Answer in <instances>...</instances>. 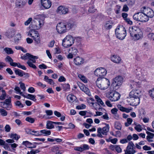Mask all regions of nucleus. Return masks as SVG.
<instances>
[{
    "label": "nucleus",
    "mask_w": 154,
    "mask_h": 154,
    "mask_svg": "<svg viewBox=\"0 0 154 154\" xmlns=\"http://www.w3.org/2000/svg\"><path fill=\"white\" fill-rule=\"evenodd\" d=\"M78 76L84 83H86L87 82V79L84 75H82L80 74H79L78 75Z\"/></svg>",
    "instance_id": "72a5a7b5"
},
{
    "label": "nucleus",
    "mask_w": 154,
    "mask_h": 154,
    "mask_svg": "<svg viewBox=\"0 0 154 154\" xmlns=\"http://www.w3.org/2000/svg\"><path fill=\"white\" fill-rule=\"evenodd\" d=\"M32 134L36 136L41 135V134H40V133L38 131H33Z\"/></svg>",
    "instance_id": "bf43d9fd"
},
{
    "label": "nucleus",
    "mask_w": 154,
    "mask_h": 154,
    "mask_svg": "<svg viewBox=\"0 0 154 154\" xmlns=\"http://www.w3.org/2000/svg\"><path fill=\"white\" fill-rule=\"evenodd\" d=\"M4 50L8 54H13L14 53L11 48L6 47L4 49Z\"/></svg>",
    "instance_id": "c756f323"
},
{
    "label": "nucleus",
    "mask_w": 154,
    "mask_h": 154,
    "mask_svg": "<svg viewBox=\"0 0 154 154\" xmlns=\"http://www.w3.org/2000/svg\"><path fill=\"white\" fill-rule=\"evenodd\" d=\"M27 0H17L16 6L17 7L22 8L26 4Z\"/></svg>",
    "instance_id": "dca6fc26"
},
{
    "label": "nucleus",
    "mask_w": 154,
    "mask_h": 154,
    "mask_svg": "<svg viewBox=\"0 0 154 154\" xmlns=\"http://www.w3.org/2000/svg\"><path fill=\"white\" fill-rule=\"evenodd\" d=\"M54 122H55L47 121L46 124V128L48 129H51L54 128V126L53 124H54Z\"/></svg>",
    "instance_id": "c85d7f7f"
},
{
    "label": "nucleus",
    "mask_w": 154,
    "mask_h": 154,
    "mask_svg": "<svg viewBox=\"0 0 154 154\" xmlns=\"http://www.w3.org/2000/svg\"><path fill=\"white\" fill-rule=\"evenodd\" d=\"M130 101L129 102H131L130 105L133 106H137L140 103V98L130 97Z\"/></svg>",
    "instance_id": "4468645a"
},
{
    "label": "nucleus",
    "mask_w": 154,
    "mask_h": 154,
    "mask_svg": "<svg viewBox=\"0 0 154 154\" xmlns=\"http://www.w3.org/2000/svg\"><path fill=\"white\" fill-rule=\"evenodd\" d=\"M120 96L119 93L115 91H112L109 92L108 98L111 101L114 102L118 100Z\"/></svg>",
    "instance_id": "9b49d317"
},
{
    "label": "nucleus",
    "mask_w": 154,
    "mask_h": 154,
    "mask_svg": "<svg viewBox=\"0 0 154 154\" xmlns=\"http://www.w3.org/2000/svg\"><path fill=\"white\" fill-rule=\"evenodd\" d=\"M102 129L100 128H99L97 129V132L98 134H97V136L98 137H100L101 138L103 137V136L101 134H102Z\"/></svg>",
    "instance_id": "37998d69"
},
{
    "label": "nucleus",
    "mask_w": 154,
    "mask_h": 154,
    "mask_svg": "<svg viewBox=\"0 0 154 154\" xmlns=\"http://www.w3.org/2000/svg\"><path fill=\"white\" fill-rule=\"evenodd\" d=\"M82 148L83 151L85 150H88L89 149V146L87 144H84L82 146Z\"/></svg>",
    "instance_id": "680f3d73"
},
{
    "label": "nucleus",
    "mask_w": 154,
    "mask_h": 154,
    "mask_svg": "<svg viewBox=\"0 0 154 154\" xmlns=\"http://www.w3.org/2000/svg\"><path fill=\"white\" fill-rule=\"evenodd\" d=\"M75 97L72 94H69L67 97V99L69 102L72 103L75 100Z\"/></svg>",
    "instance_id": "cd10ccee"
},
{
    "label": "nucleus",
    "mask_w": 154,
    "mask_h": 154,
    "mask_svg": "<svg viewBox=\"0 0 154 154\" xmlns=\"http://www.w3.org/2000/svg\"><path fill=\"white\" fill-rule=\"evenodd\" d=\"M127 122L125 123V126L128 127L131 124L133 120L131 119L128 118L127 119Z\"/></svg>",
    "instance_id": "ea45409f"
},
{
    "label": "nucleus",
    "mask_w": 154,
    "mask_h": 154,
    "mask_svg": "<svg viewBox=\"0 0 154 154\" xmlns=\"http://www.w3.org/2000/svg\"><path fill=\"white\" fill-rule=\"evenodd\" d=\"M42 5L46 9H48L51 7V3L50 1L47 0L45 1V2H42Z\"/></svg>",
    "instance_id": "b1692460"
},
{
    "label": "nucleus",
    "mask_w": 154,
    "mask_h": 154,
    "mask_svg": "<svg viewBox=\"0 0 154 154\" xmlns=\"http://www.w3.org/2000/svg\"><path fill=\"white\" fill-rule=\"evenodd\" d=\"M106 126L103 127L102 129V134L103 135H106L107 133L109 131V126L108 124H105Z\"/></svg>",
    "instance_id": "393cba45"
},
{
    "label": "nucleus",
    "mask_w": 154,
    "mask_h": 154,
    "mask_svg": "<svg viewBox=\"0 0 154 154\" xmlns=\"http://www.w3.org/2000/svg\"><path fill=\"white\" fill-rule=\"evenodd\" d=\"M134 128L138 132H140L142 130L141 126L140 125H139L135 126Z\"/></svg>",
    "instance_id": "3c124183"
},
{
    "label": "nucleus",
    "mask_w": 154,
    "mask_h": 154,
    "mask_svg": "<svg viewBox=\"0 0 154 154\" xmlns=\"http://www.w3.org/2000/svg\"><path fill=\"white\" fill-rule=\"evenodd\" d=\"M74 38L70 35L66 36L63 40L62 45L65 48H68L71 46L74 43Z\"/></svg>",
    "instance_id": "39448f33"
},
{
    "label": "nucleus",
    "mask_w": 154,
    "mask_h": 154,
    "mask_svg": "<svg viewBox=\"0 0 154 154\" xmlns=\"http://www.w3.org/2000/svg\"><path fill=\"white\" fill-rule=\"evenodd\" d=\"M16 106H19L20 108L23 107V105L19 101H17L15 103Z\"/></svg>",
    "instance_id": "8fccbe9b"
},
{
    "label": "nucleus",
    "mask_w": 154,
    "mask_h": 154,
    "mask_svg": "<svg viewBox=\"0 0 154 154\" xmlns=\"http://www.w3.org/2000/svg\"><path fill=\"white\" fill-rule=\"evenodd\" d=\"M86 107V106L84 104H82L80 105L76 106V108L78 109H84Z\"/></svg>",
    "instance_id": "09e8293b"
},
{
    "label": "nucleus",
    "mask_w": 154,
    "mask_h": 154,
    "mask_svg": "<svg viewBox=\"0 0 154 154\" xmlns=\"http://www.w3.org/2000/svg\"><path fill=\"white\" fill-rule=\"evenodd\" d=\"M95 98L98 105L100 106L101 105L103 106H105L104 103L103 102L101 99L97 95H95Z\"/></svg>",
    "instance_id": "a878e982"
},
{
    "label": "nucleus",
    "mask_w": 154,
    "mask_h": 154,
    "mask_svg": "<svg viewBox=\"0 0 154 154\" xmlns=\"http://www.w3.org/2000/svg\"><path fill=\"white\" fill-rule=\"evenodd\" d=\"M40 132L41 133L44 134V136H48L50 135L51 134V131L50 130H41Z\"/></svg>",
    "instance_id": "f704fd0d"
},
{
    "label": "nucleus",
    "mask_w": 154,
    "mask_h": 154,
    "mask_svg": "<svg viewBox=\"0 0 154 154\" xmlns=\"http://www.w3.org/2000/svg\"><path fill=\"white\" fill-rule=\"evenodd\" d=\"M66 80L65 78L63 76H60L58 79V81L60 82H65Z\"/></svg>",
    "instance_id": "0e129e2a"
},
{
    "label": "nucleus",
    "mask_w": 154,
    "mask_h": 154,
    "mask_svg": "<svg viewBox=\"0 0 154 154\" xmlns=\"http://www.w3.org/2000/svg\"><path fill=\"white\" fill-rule=\"evenodd\" d=\"M146 133L148 134L146 136V139L148 138L152 139L154 137V134L151 133L148 131H146Z\"/></svg>",
    "instance_id": "a19ab883"
},
{
    "label": "nucleus",
    "mask_w": 154,
    "mask_h": 154,
    "mask_svg": "<svg viewBox=\"0 0 154 154\" xmlns=\"http://www.w3.org/2000/svg\"><path fill=\"white\" fill-rule=\"evenodd\" d=\"M2 103H3V105L1 106L7 110H9L12 107L10 98L6 99L4 102Z\"/></svg>",
    "instance_id": "f8f14e48"
},
{
    "label": "nucleus",
    "mask_w": 154,
    "mask_h": 154,
    "mask_svg": "<svg viewBox=\"0 0 154 154\" xmlns=\"http://www.w3.org/2000/svg\"><path fill=\"white\" fill-rule=\"evenodd\" d=\"M79 86L81 90L85 92L88 96H90L91 95V94L89 89L84 85L81 84V85H79Z\"/></svg>",
    "instance_id": "a211bd4d"
},
{
    "label": "nucleus",
    "mask_w": 154,
    "mask_h": 154,
    "mask_svg": "<svg viewBox=\"0 0 154 154\" xmlns=\"http://www.w3.org/2000/svg\"><path fill=\"white\" fill-rule=\"evenodd\" d=\"M113 24V23L112 21H106L104 25V28L107 30L110 29L112 28Z\"/></svg>",
    "instance_id": "aec40b11"
},
{
    "label": "nucleus",
    "mask_w": 154,
    "mask_h": 154,
    "mask_svg": "<svg viewBox=\"0 0 154 154\" xmlns=\"http://www.w3.org/2000/svg\"><path fill=\"white\" fill-rule=\"evenodd\" d=\"M11 115L12 116H15V117H19V116H20V115L19 114H18V113L17 112H11Z\"/></svg>",
    "instance_id": "69168bd1"
},
{
    "label": "nucleus",
    "mask_w": 154,
    "mask_h": 154,
    "mask_svg": "<svg viewBox=\"0 0 154 154\" xmlns=\"http://www.w3.org/2000/svg\"><path fill=\"white\" fill-rule=\"evenodd\" d=\"M140 11L143 12V13L147 16L149 18H152L154 15V12L153 11L149 8H146L144 7L141 8L140 10Z\"/></svg>",
    "instance_id": "9d476101"
},
{
    "label": "nucleus",
    "mask_w": 154,
    "mask_h": 154,
    "mask_svg": "<svg viewBox=\"0 0 154 154\" xmlns=\"http://www.w3.org/2000/svg\"><path fill=\"white\" fill-rule=\"evenodd\" d=\"M148 37L150 39L154 40V34L153 33H149L148 35Z\"/></svg>",
    "instance_id": "774afa93"
},
{
    "label": "nucleus",
    "mask_w": 154,
    "mask_h": 154,
    "mask_svg": "<svg viewBox=\"0 0 154 154\" xmlns=\"http://www.w3.org/2000/svg\"><path fill=\"white\" fill-rule=\"evenodd\" d=\"M10 144L5 143L4 145V148L5 149L11 151V150L10 147Z\"/></svg>",
    "instance_id": "de8ad7c7"
},
{
    "label": "nucleus",
    "mask_w": 154,
    "mask_h": 154,
    "mask_svg": "<svg viewBox=\"0 0 154 154\" xmlns=\"http://www.w3.org/2000/svg\"><path fill=\"white\" fill-rule=\"evenodd\" d=\"M73 26V24L69 22H60L57 25L56 29L59 33L62 34L66 32L68 30L72 28Z\"/></svg>",
    "instance_id": "f257e3e1"
},
{
    "label": "nucleus",
    "mask_w": 154,
    "mask_h": 154,
    "mask_svg": "<svg viewBox=\"0 0 154 154\" xmlns=\"http://www.w3.org/2000/svg\"><path fill=\"white\" fill-rule=\"evenodd\" d=\"M135 145L132 141L129 142L128 146L126 147V149L125 150V154H134L136 151L135 150Z\"/></svg>",
    "instance_id": "1a4fd4ad"
},
{
    "label": "nucleus",
    "mask_w": 154,
    "mask_h": 154,
    "mask_svg": "<svg viewBox=\"0 0 154 154\" xmlns=\"http://www.w3.org/2000/svg\"><path fill=\"white\" fill-rule=\"evenodd\" d=\"M97 87L101 90H105L110 85L109 80L106 78H98L96 81Z\"/></svg>",
    "instance_id": "7ed1b4c3"
},
{
    "label": "nucleus",
    "mask_w": 154,
    "mask_h": 154,
    "mask_svg": "<svg viewBox=\"0 0 154 154\" xmlns=\"http://www.w3.org/2000/svg\"><path fill=\"white\" fill-rule=\"evenodd\" d=\"M5 131L7 132H9L11 130V127L9 125H6L5 127Z\"/></svg>",
    "instance_id": "e2e57ef3"
},
{
    "label": "nucleus",
    "mask_w": 154,
    "mask_h": 154,
    "mask_svg": "<svg viewBox=\"0 0 154 154\" xmlns=\"http://www.w3.org/2000/svg\"><path fill=\"white\" fill-rule=\"evenodd\" d=\"M69 52L72 53L74 55H75L77 54L78 51L77 49L75 47H72L69 49Z\"/></svg>",
    "instance_id": "473e14b6"
},
{
    "label": "nucleus",
    "mask_w": 154,
    "mask_h": 154,
    "mask_svg": "<svg viewBox=\"0 0 154 154\" xmlns=\"http://www.w3.org/2000/svg\"><path fill=\"white\" fill-rule=\"evenodd\" d=\"M100 69V70L101 74L102 75V77L103 78V77L106 75L107 73L106 70L104 68L102 67Z\"/></svg>",
    "instance_id": "e433bc0d"
},
{
    "label": "nucleus",
    "mask_w": 154,
    "mask_h": 154,
    "mask_svg": "<svg viewBox=\"0 0 154 154\" xmlns=\"http://www.w3.org/2000/svg\"><path fill=\"white\" fill-rule=\"evenodd\" d=\"M129 31L130 35L134 40H137L142 36V33L140 29L138 27L134 26L130 27Z\"/></svg>",
    "instance_id": "f03ea898"
},
{
    "label": "nucleus",
    "mask_w": 154,
    "mask_h": 154,
    "mask_svg": "<svg viewBox=\"0 0 154 154\" xmlns=\"http://www.w3.org/2000/svg\"><path fill=\"white\" fill-rule=\"evenodd\" d=\"M43 25V21L35 19L30 24V26L34 29L38 30Z\"/></svg>",
    "instance_id": "6e6552de"
},
{
    "label": "nucleus",
    "mask_w": 154,
    "mask_h": 154,
    "mask_svg": "<svg viewBox=\"0 0 154 154\" xmlns=\"http://www.w3.org/2000/svg\"><path fill=\"white\" fill-rule=\"evenodd\" d=\"M115 150L118 152H120L122 151V149L121 148L119 145H115Z\"/></svg>",
    "instance_id": "4d7b16f0"
},
{
    "label": "nucleus",
    "mask_w": 154,
    "mask_h": 154,
    "mask_svg": "<svg viewBox=\"0 0 154 154\" xmlns=\"http://www.w3.org/2000/svg\"><path fill=\"white\" fill-rule=\"evenodd\" d=\"M22 144L26 146H30L32 145V143L27 141H23Z\"/></svg>",
    "instance_id": "5fc2aeb1"
},
{
    "label": "nucleus",
    "mask_w": 154,
    "mask_h": 154,
    "mask_svg": "<svg viewBox=\"0 0 154 154\" xmlns=\"http://www.w3.org/2000/svg\"><path fill=\"white\" fill-rule=\"evenodd\" d=\"M129 86L131 88H134L135 87H140V85L139 82H134L133 80H131L130 81Z\"/></svg>",
    "instance_id": "4be33fe9"
},
{
    "label": "nucleus",
    "mask_w": 154,
    "mask_h": 154,
    "mask_svg": "<svg viewBox=\"0 0 154 154\" xmlns=\"http://www.w3.org/2000/svg\"><path fill=\"white\" fill-rule=\"evenodd\" d=\"M111 60L113 62L119 63L121 60V59L119 56L113 55L111 57Z\"/></svg>",
    "instance_id": "412c9836"
},
{
    "label": "nucleus",
    "mask_w": 154,
    "mask_h": 154,
    "mask_svg": "<svg viewBox=\"0 0 154 154\" xmlns=\"http://www.w3.org/2000/svg\"><path fill=\"white\" fill-rule=\"evenodd\" d=\"M141 91L138 90H132L130 93L129 97L140 98V96Z\"/></svg>",
    "instance_id": "2eb2a0df"
},
{
    "label": "nucleus",
    "mask_w": 154,
    "mask_h": 154,
    "mask_svg": "<svg viewBox=\"0 0 154 154\" xmlns=\"http://www.w3.org/2000/svg\"><path fill=\"white\" fill-rule=\"evenodd\" d=\"M115 127L116 129L121 130L122 125L119 122H116L115 124Z\"/></svg>",
    "instance_id": "79ce46f5"
},
{
    "label": "nucleus",
    "mask_w": 154,
    "mask_h": 154,
    "mask_svg": "<svg viewBox=\"0 0 154 154\" xmlns=\"http://www.w3.org/2000/svg\"><path fill=\"white\" fill-rule=\"evenodd\" d=\"M115 32L117 38L121 40H123L126 35V30L123 27L120 28L117 27L116 29Z\"/></svg>",
    "instance_id": "20e7f679"
},
{
    "label": "nucleus",
    "mask_w": 154,
    "mask_h": 154,
    "mask_svg": "<svg viewBox=\"0 0 154 154\" xmlns=\"http://www.w3.org/2000/svg\"><path fill=\"white\" fill-rule=\"evenodd\" d=\"M21 58L22 59L24 60H26L28 58L29 59V58H31L34 59H37L38 58V57L33 56L29 53H26V55H24L21 56Z\"/></svg>",
    "instance_id": "6ab92c4d"
},
{
    "label": "nucleus",
    "mask_w": 154,
    "mask_h": 154,
    "mask_svg": "<svg viewBox=\"0 0 154 154\" xmlns=\"http://www.w3.org/2000/svg\"><path fill=\"white\" fill-rule=\"evenodd\" d=\"M0 113L1 115L3 116H5L7 115V112L3 109H0Z\"/></svg>",
    "instance_id": "4c0bfd02"
},
{
    "label": "nucleus",
    "mask_w": 154,
    "mask_h": 154,
    "mask_svg": "<svg viewBox=\"0 0 154 154\" xmlns=\"http://www.w3.org/2000/svg\"><path fill=\"white\" fill-rule=\"evenodd\" d=\"M133 18L136 21L141 22H146L147 21L149 20L147 16H146L141 11L134 14L133 16Z\"/></svg>",
    "instance_id": "423d86ee"
},
{
    "label": "nucleus",
    "mask_w": 154,
    "mask_h": 154,
    "mask_svg": "<svg viewBox=\"0 0 154 154\" xmlns=\"http://www.w3.org/2000/svg\"><path fill=\"white\" fill-rule=\"evenodd\" d=\"M11 138L13 139L17 140L20 138V137L16 134H12L11 135Z\"/></svg>",
    "instance_id": "49530a36"
},
{
    "label": "nucleus",
    "mask_w": 154,
    "mask_h": 154,
    "mask_svg": "<svg viewBox=\"0 0 154 154\" xmlns=\"http://www.w3.org/2000/svg\"><path fill=\"white\" fill-rule=\"evenodd\" d=\"M62 86L64 91H66L70 89V85L69 84H62Z\"/></svg>",
    "instance_id": "c9c22d12"
},
{
    "label": "nucleus",
    "mask_w": 154,
    "mask_h": 154,
    "mask_svg": "<svg viewBox=\"0 0 154 154\" xmlns=\"http://www.w3.org/2000/svg\"><path fill=\"white\" fill-rule=\"evenodd\" d=\"M25 120L26 121L31 123H33L35 122V119L30 117H26L25 119Z\"/></svg>",
    "instance_id": "a18cd8bd"
},
{
    "label": "nucleus",
    "mask_w": 154,
    "mask_h": 154,
    "mask_svg": "<svg viewBox=\"0 0 154 154\" xmlns=\"http://www.w3.org/2000/svg\"><path fill=\"white\" fill-rule=\"evenodd\" d=\"M149 94L151 97L154 98V89L152 90H150L149 91Z\"/></svg>",
    "instance_id": "338daca9"
},
{
    "label": "nucleus",
    "mask_w": 154,
    "mask_h": 154,
    "mask_svg": "<svg viewBox=\"0 0 154 154\" xmlns=\"http://www.w3.org/2000/svg\"><path fill=\"white\" fill-rule=\"evenodd\" d=\"M84 60L83 58L79 57H76L74 59V62L76 65H80L84 63Z\"/></svg>",
    "instance_id": "f3484780"
},
{
    "label": "nucleus",
    "mask_w": 154,
    "mask_h": 154,
    "mask_svg": "<svg viewBox=\"0 0 154 154\" xmlns=\"http://www.w3.org/2000/svg\"><path fill=\"white\" fill-rule=\"evenodd\" d=\"M22 96H23L25 98H26L28 99H30L34 101H36V100L35 99V96L32 94H28L26 96L23 95Z\"/></svg>",
    "instance_id": "bb28decb"
},
{
    "label": "nucleus",
    "mask_w": 154,
    "mask_h": 154,
    "mask_svg": "<svg viewBox=\"0 0 154 154\" xmlns=\"http://www.w3.org/2000/svg\"><path fill=\"white\" fill-rule=\"evenodd\" d=\"M19 84L20 85V87L23 91H25L26 90V87L25 84L22 82H20Z\"/></svg>",
    "instance_id": "864d4df0"
},
{
    "label": "nucleus",
    "mask_w": 154,
    "mask_h": 154,
    "mask_svg": "<svg viewBox=\"0 0 154 154\" xmlns=\"http://www.w3.org/2000/svg\"><path fill=\"white\" fill-rule=\"evenodd\" d=\"M32 20V19L31 17L29 18L27 20L26 22L24 23V25L25 26L28 25L31 22Z\"/></svg>",
    "instance_id": "052dcab7"
},
{
    "label": "nucleus",
    "mask_w": 154,
    "mask_h": 154,
    "mask_svg": "<svg viewBox=\"0 0 154 154\" xmlns=\"http://www.w3.org/2000/svg\"><path fill=\"white\" fill-rule=\"evenodd\" d=\"M15 72L16 75H18L22 77L23 75L24 72L19 69L15 70Z\"/></svg>",
    "instance_id": "7c9ffc66"
},
{
    "label": "nucleus",
    "mask_w": 154,
    "mask_h": 154,
    "mask_svg": "<svg viewBox=\"0 0 154 154\" xmlns=\"http://www.w3.org/2000/svg\"><path fill=\"white\" fill-rule=\"evenodd\" d=\"M32 38L36 42L37 44H38L40 43V38L39 34L37 32L35 31L33 35Z\"/></svg>",
    "instance_id": "5701e85b"
},
{
    "label": "nucleus",
    "mask_w": 154,
    "mask_h": 154,
    "mask_svg": "<svg viewBox=\"0 0 154 154\" xmlns=\"http://www.w3.org/2000/svg\"><path fill=\"white\" fill-rule=\"evenodd\" d=\"M96 10V9L94 8V6H92L89 8L88 11L91 13H93Z\"/></svg>",
    "instance_id": "603ef678"
},
{
    "label": "nucleus",
    "mask_w": 154,
    "mask_h": 154,
    "mask_svg": "<svg viewBox=\"0 0 154 154\" xmlns=\"http://www.w3.org/2000/svg\"><path fill=\"white\" fill-rule=\"evenodd\" d=\"M5 60L7 62H8L11 63L12 62H13V60L9 56H7L5 59Z\"/></svg>",
    "instance_id": "6e6d98bb"
},
{
    "label": "nucleus",
    "mask_w": 154,
    "mask_h": 154,
    "mask_svg": "<svg viewBox=\"0 0 154 154\" xmlns=\"http://www.w3.org/2000/svg\"><path fill=\"white\" fill-rule=\"evenodd\" d=\"M26 63L30 67L32 68L35 69H36L37 68V67L35 65L33 64L31 61H28Z\"/></svg>",
    "instance_id": "c03bdc74"
},
{
    "label": "nucleus",
    "mask_w": 154,
    "mask_h": 154,
    "mask_svg": "<svg viewBox=\"0 0 154 154\" xmlns=\"http://www.w3.org/2000/svg\"><path fill=\"white\" fill-rule=\"evenodd\" d=\"M14 89L17 92V93H19L20 94V95H21L22 96L23 95V93L22 92H21L20 90V88L19 87H18V86H16L15 87Z\"/></svg>",
    "instance_id": "13d9d810"
},
{
    "label": "nucleus",
    "mask_w": 154,
    "mask_h": 154,
    "mask_svg": "<svg viewBox=\"0 0 154 154\" xmlns=\"http://www.w3.org/2000/svg\"><path fill=\"white\" fill-rule=\"evenodd\" d=\"M69 10L67 8L61 5L58 7L57 12L61 14H66L68 12Z\"/></svg>",
    "instance_id": "ddd939ff"
},
{
    "label": "nucleus",
    "mask_w": 154,
    "mask_h": 154,
    "mask_svg": "<svg viewBox=\"0 0 154 154\" xmlns=\"http://www.w3.org/2000/svg\"><path fill=\"white\" fill-rule=\"evenodd\" d=\"M94 74L97 76L99 77V78H103L100 68H97L95 70Z\"/></svg>",
    "instance_id": "2f4dec72"
},
{
    "label": "nucleus",
    "mask_w": 154,
    "mask_h": 154,
    "mask_svg": "<svg viewBox=\"0 0 154 154\" xmlns=\"http://www.w3.org/2000/svg\"><path fill=\"white\" fill-rule=\"evenodd\" d=\"M123 82V78L120 76L116 77L112 82L111 86L114 89H117L121 85Z\"/></svg>",
    "instance_id": "0eeeda50"
},
{
    "label": "nucleus",
    "mask_w": 154,
    "mask_h": 154,
    "mask_svg": "<svg viewBox=\"0 0 154 154\" xmlns=\"http://www.w3.org/2000/svg\"><path fill=\"white\" fill-rule=\"evenodd\" d=\"M118 111V109L116 108H113L111 110V113L115 115L116 116L115 118L116 119H117L119 118L118 116L116 115L117 114Z\"/></svg>",
    "instance_id": "58836bf2"
}]
</instances>
